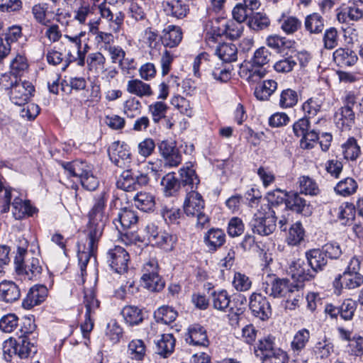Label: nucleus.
<instances>
[{
	"instance_id": "obj_1",
	"label": "nucleus",
	"mask_w": 363,
	"mask_h": 363,
	"mask_svg": "<svg viewBox=\"0 0 363 363\" xmlns=\"http://www.w3.org/2000/svg\"><path fill=\"white\" fill-rule=\"evenodd\" d=\"M106 205L104 194L95 197L94 206L89 213V223L77 244L78 263L82 277L86 273V266L91 257H96L99 242L106 225Z\"/></svg>"
},
{
	"instance_id": "obj_2",
	"label": "nucleus",
	"mask_w": 363,
	"mask_h": 363,
	"mask_svg": "<svg viewBox=\"0 0 363 363\" xmlns=\"http://www.w3.org/2000/svg\"><path fill=\"white\" fill-rule=\"evenodd\" d=\"M61 166L69 177H78L84 189L91 191L98 188L99 181L94 174V167L91 164L76 160L72 162H62Z\"/></svg>"
},
{
	"instance_id": "obj_3",
	"label": "nucleus",
	"mask_w": 363,
	"mask_h": 363,
	"mask_svg": "<svg viewBox=\"0 0 363 363\" xmlns=\"http://www.w3.org/2000/svg\"><path fill=\"white\" fill-rule=\"evenodd\" d=\"M27 247L18 246L14 257L15 272L24 280L37 281L40 277L43 267L38 258H27Z\"/></svg>"
},
{
	"instance_id": "obj_4",
	"label": "nucleus",
	"mask_w": 363,
	"mask_h": 363,
	"mask_svg": "<svg viewBox=\"0 0 363 363\" xmlns=\"http://www.w3.org/2000/svg\"><path fill=\"white\" fill-rule=\"evenodd\" d=\"M276 222L275 211L269 205H264L254 214L250 226L254 233L266 236L275 230Z\"/></svg>"
},
{
	"instance_id": "obj_5",
	"label": "nucleus",
	"mask_w": 363,
	"mask_h": 363,
	"mask_svg": "<svg viewBox=\"0 0 363 363\" xmlns=\"http://www.w3.org/2000/svg\"><path fill=\"white\" fill-rule=\"evenodd\" d=\"M296 284L291 283L288 279L279 278L274 274L268 275L267 280L262 283L265 294L273 298L286 296L295 290Z\"/></svg>"
},
{
	"instance_id": "obj_6",
	"label": "nucleus",
	"mask_w": 363,
	"mask_h": 363,
	"mask_svg": "<svg viewBox=\"0 0 363 363\" xmlns=\"http://www.w3.org/2000/svg\"><path fill=\"white\" fill-rule=\"evenodd\" d=\"M35 92L33 84L27 80H22L12 86L9 92L11 101L17 106L27 104Z\"/></svg>"
},
{
	"instance_id": "obj_7",
	"label": "nucleus",
	"mask_w": 363,
	"mask_h": 363,
	"mask_svg": "<svg viewBox=\"0 0 363 363\" xmlns=\"http://www.w3.org/2000/svg\"><path fill=\"white\" fill-rule=\"evenodd\" d=\"M106 260L110 267L114 272L122 274L128 270L130 255L123 247L115 245L108 250Z\"/></svg>"
},
{
	"instance_id": "obj_8",
	"label": "nucleus",
	"mask_w": 363,
	"mask_h": 363,
	"mask_svg": "<svg viewBox=\"0 0 363 363\" xmlns=\"http://www.w3.org/2000/svg\"><path fill=\"white\" fill-rule=\"evenodd\" d=\"M157 147L166 165L177 167L182 162V155L177 147L175 140L172 139L163 140L157 143Z\"/></svg>"
},
{
	"instance_id": "obj_9",
	"label": "nucleus",
	"mask_w": 363,
	"mask_h": 363,
	"mask_svg": "<svg viewBox=\"0 0 363 363\" xmlns=\"http://www.w3.org/2000/svg\"><path fill=\"white\" fill-rule=\"evenodd\" d=\"M111 161L117 167L125 168L131 162V153L129 146L119 141L113 142L108 149Z\"/></svg>"
},
{
	"instance_id": "obj_10",
	"label": "nucleus",
	"mask_w": 363,
	"mask_h": 363,
	"mask_svg": "<svg viewBox=\"0 0 363 363\" xmlns=\"http://www.w3.org/2000/svg\"><path fill=\"white\" fill-rule=\"evenodd\" d=\"M249 306L252 315L262 320H268L272 314L269 301L261 294L253 293L250 296Z\"/></svg>"
},
{
	"instance_id": "obj_11",
	"label": "nucleus",
	"mask_w": 363,
	"mask_h": 363,
	"mask_svg": "<svg viewBox=\"0 0 363 363\" xmlns=\"http://www.w3.org/2000/svg\"><path fill=\"white\" fill-rule=\"evenodd\" d=\"M286 196V208L305 217L310 216L313 213V208L299 193L289 191L284 193Z\"/></svg>"
},
{
	"instance_id": "obj_12",
	"label": "nucleus",
	"mask_w": 363,
	"mask_h": 363,
	"mask_svg": "<svg viewBox=\"0 0 363 363\" xmlns=\"http://www.w3.org/2000/svg\"><path fill=\"white\" fill-rule=\"evenodd\" d=\"M185 341L190 345L207 347L209 340L206 328L199 323L190 325L185 334Z\"/></svg>"
},
{
	"instance_id": "obj_13",
	"label": "nucleus",
	"mask_w": 363,
	"mask_h": 363,
	"mask_svg": "<svg viewBox=\"0 0 363 363\" xmlns=\"http://www.w3.org/2000/svg\"><path fill=\"white\" fill-rule=\"evenodd\" d=\"M311 268L305 263L304 260L297 259L289 265V272L296 284L303 286L304 281H308L315 278V274L311 272Z\"/></svg>"
},
{
	"instance_id": "obj_14",
	"label": "nucleus",
	"mask_w": 363,
	"mask_h": 363,
	"mask_svg": "<svg viewBox=\"0 0 363 363\" xmlns=\"http://www.w3.org/2000/svg\"><path fill=\"white\" fill-rule=\"evenodd\" d=\"M179 173L181 186L186 188V191L197 189L200 179L191 162H186L179 169Z\"/></svg>"
},
{
	"instance_id": "obj_15",
	"label": "nucleus",
	"mask_w": 363,
	"mask_h": 363,
	"mask_svg": "<svg viewBox=\"0 0 363 363\" xmlns=\"http://www.w3.org/2000/svg\"><path fill=\"white\" fill-rule=\"evenodd\" d=\"M305 257L311 272L317 273L325 269L328 264V259L321 248H313L305 252Z\"/></svg>"
},
{
	"instance_id": "obj_16",
	"label": "nucleus",
	"mask_w": 363,
	"mask_h": 363,
	"mask_svg": "<svg viewBox=\"0 0 363 363\" xmlns=\"http://www.w3.org/2000/svg\"><path fill=\"white\" fill-rule=\"evenodd\" d=\"M205 202L202 196L196 190L186 194L184 203V211L188 216H194L204 209Z\"/></svg>"
},
{
	"instance_id": "obj_17",
	"label": "nucleus",
	"mask_w": 363,
	"mask_h": 363,
	"mask_svg": "<svg viewBox=\"0 0 363 363\" xmlns=\"http://www.w3.org/2000/svg\"><path fill=\"white\" fill-rule=\"evenodd\" d=\"M48 289L43 285H35L30 289L26 298L23 300L22 306L30 309L40 304L47 297Z\"/></svg>"
},
{
	"instance_id": "obj_18",
	"label": "nucleus",
	"mask_w": 363,
	"mask_h": 363,
	"mask_svg": "<svg viewBox=\"0 0 363 363\" xmlns=\"http://www.w3.org/2000/svg\"><path fill=\"white\" fill-rule=\"evenodd\" d=\"M21 297L19 286L12 281L3 280L0 282V301L12 303Z\"/></svg>"
},
{
	"instance_id": "obj_19",
	"label": "nucleus",
	"mask_w": 363,
	"mask_h": 363,
	"mask_svg": "<svg viewBox=\"0 0 363 363\" xmlns=\"http://www.w3.org/2000/svg\"><path fill=\"white\" fill-rule=\"evenodd\" d=\"M363 6L352 2L342 7L337 13V18L340 23H350V21H357L363 17Z\"/></svg>"
},
{
	"instance_id": "obj_20",
	"label": "nucleus",
	"mask_w": 363,
	"mask_h": 363,
	"mask_svg": "<svg viewBox=\"0 0 363 363\" xmlns=\"http://www.w3.org/2000/svg\"><path fill=\"white\" fill-rule=\"evenodd\" d=\"M363 284V275L360 273L344 272L335 277L334 286L337 287L339 284L347 289H354Z\"/></svg>"
},
{
	"instance_id": "obj_21",
	"label": "nucleus",
	"mask_w": 363,
	"mask_h": 363,
	"mask_svg": "<svg viewBox=\"0 0 363 363\" xmlns=\"http://www.w3.org/2000/svg\"><path fill=\"white\" fill-rule=\"evenodd\" d=\"M12 213L16 220H21L26 216H33L37 211L28 200H23L18 196L14 198L12 203Z\"/></svg>"
},
{
	"instance_id": "obj_22",
	"label": "nucleus",
	"mask_w": 363,
	"mask_h": 363,
	"mask_svg": "<svg viewBox=\"0 0 363 363\" xmlns=\"http://www.w3.org/2000/svg\"><path fill=\"white\" fill-rule=\"evenodd\" d=\"M225 238V233L222 229L211 228L205 234L203 241L210 251L215 252L224 245Z\"/></svg>"
},
{
	"instance_id": "obj_23",
	"label": "nucleus",
	"mask_w": 363,
	"mask_h": 363,
	"mask_svg": "<svg viewBox=\"0 0 363 363\" xmlns=\"http://www.w3.org/2000/svg\"><path fill=\"white\" fill-rule=\"evenodd\" d=\"M164 9L168 16L177 19L184 18L189 11V5L182 0H169L164 4Z\"/></svg>"
},
{
	"instance_id": "obj_24",
	"label": "nucleus",
	"mask_w": 363,
	"mask_h": 363,
	"mask_svg": "<svg viewBox=\"0 0 363 363\" xmlns=\"http://www.w3.org/2000/svg\"><path fill=\"white\" fill-rule=\"evenodd\" d=\"M160 185L165 196H175L182 186L174 172H169L162 177Z\"/></svg>"
},
{
	"instance_id": "obj_25",
	"label": "nucleus",
	"mask_w": 363,
	"mask_h": 363,
	"mask_svg": "<svg viewBox=\"0 0 363 363\" xmlns=\"http://www.w3.org/2000/svg\"><path fill=\"white\" fill-rule=\"evenodd\" d=\"M116 222H118L123 230L134 228L138 222L137 211L128 208H122L118 213V218L113 221L116 228L118 229Z\"/></svg>"
},
{
	"instance_id": "obj_26",
	"label": "nucleus",
	"mask_w": 363,
	"mask_h": 363,
	"mask_svg": "<svg viewBox=\"0 0 363 363\" xmlns=\"http://www.w3.org/2000/svg\"><path fill=\"white\" fill-rule=\"evenodd\" d=\"M17 342L18 356L21 359L28 358V357L35 354L38 351L35 336H33L32 337L28 336H20L19 340Z\"/></svg>"
},
{
	"instance_id": "obj_27",
	"label": "nucleus",
	"mask_w": 363,
	"mask_h": 363,
	"mask_svg": "<svg viewBox=\"0 0 363 363\" xmlns=\"http://www.w3.org/2000/svg\"><path fill=\"white\" fill-rule=\"evenodd\" d=\"M310 332L306 328L298 330L291 342L290 348L294 356H298L304 350L310 339Z\"/></svg>"
},
{
	"instance_id": "obj_28",
	"label": "nucleus",
	"mask_w": 363,
	"mask_h": 363,
	"mask_svg": "<svg viewBox=\"0 0 363 363\" xmlns=\"http://www.w3.org/2000/svg\"><path fill=\"white\" fill-rule=\"evenodd\" d=\"M214 53L223 63L235 62L238 58V50L233 43H223L216 48Z\"/></svg>"
},
{
	"instance_id": "obj_29",
	"label": "nucleus",
	"mask_w": 363,
	"mask_h": 363,
	"mask_svg": "<svg viewBox=\"0 0 363 363\" xmlns=\"http://www.w3.org/2000/svg\"><path fill=\"white\" fill-rule=\"evenodd\" d=\"M355 115L352 108H340L335 113L334 120L341 129H350L354 124Z\"/></svg>"
},
{
	"instance_id": "obj_30",
	"label": "nucleus",
	"mask_w": 363,
	"mask_h": 363,
	"mask_svg": "<svg viewBox=\"0 0 363 363\" xmlns=\"http://www.w3.org/2000/svg\"><path fill=\"white\" fill-rule=\"evenodd\" d=\"M182 39V32L179 27L168 26L163 31L162 43L165 47L177 46Z\"/></svg>"
},
{
	"instance_id": "obj_31",
	"label": "nucleus",
	"mask_w": 363,
	"mask_h": 363,
	"mask_svg": "<svg viewBox=\"0 0 363 363\" xmlns=\"http://www.w3.org/2000/svg\"><path fill=\"white\" fill-rule=\"evenodd\" d=\"M333 60L339 67H350L355 64L357 56L352 50L338 48L333 53Z\"/></svg>"
},
{
	"instance_id": "obj_32",
	"label": "nucleus",
	"mask_w": 363,
	"mask_h": 363,
	"mask_svg": "<svg viewBox=\"0 0 363 363\" xmlns=\"http://www.w3.org/2000/svg\"><path fill=\"white\" fill-rule=\"evenodd\" d=\"M305 235L306 231L301 222L296 221L289 227L286 241L289 245L296 246L304 240Z\"/></svg>"
},
{
	"instance_id": "obj_33",
	"label": "nucleus",
	"mask_w": 363,
	"mask_h": 363,
	"mask_svg": "<svg viewBox=\"0 0 363 363\" xmlns=\"http://www.w3.org/2000/svg\"><path fill=\"white\" fill-rule=\"evenodd\" d=\"M157 352L164 357L170 355L175 346V339L172 334H162L159 340L155 342Z\"/></svg>"
},
{
	"instance_id": "obj_34",
	"label": "nucleus",
	"mask_w": 363,
	"mask_h": 363,
	"mask_svg": "<svg viewBox=\"0 0 363 363\" xmlns=\"http://www.w3.org/2000/svg\"><path fill=\"white\" fill-rule=\"evenodd\" d=\"M313 351L318 358L327 359L334 352L333 342L329 337L324 335L315 344Z\"/></svg>"
},
{
	"instance_id": "obj_35",
	"label": "nucleus",
	"mask_w": 363,
	"mask_h": 363,
	"mask_svg": "<svg viewBox=\"0 0 363 363\" xmlns=\"http://www.w3.org/2000/svg\"><path fill=\"white\" fill-rule=\"evenodd\" d=\"M121 314L125 323L130 326L139 325L143 320L142 310L136 306H125L121 311Z\"/></svg>"
},
{
	"instance_id": "obj_36",
	"label": "nucleus",
	"mask_w": 363,
	"mask_h": 363,
	"mask_svg": "<svg viewBox=\"0 0 363 363\" xmlns=\"http://www.w3.org/2000/svg\"><path fill=\"white\" fill-rule=\"evenodd\" d=\"M3 190L4 191V194L3 196H0L1 213H8L10 209L13 189L7 184L6 179L0 173V192Z\"/></svg>"
},
{
	"instance_id": "obj_37",
	"label": "nucleus",
	"mask_w": 363,
	"mask_h": 363,
	"mask_svg": "<svg viewBox=\"0 0 363 363\" xmlns=\"http://www.w3.org/2000/svg\"><path fill=\"white\" fill-rule=\"evenodd\" d=\"M133 201L135 206L145 212L153 210L155 205L154 196L147 192H138L134 196Z\"/></svg>"
},
{
	"instance_id": "obj_38",
	"label": "nucleus",
	"mask_w": 363,
	"mask_h": 363,
	"mask_svg": "<svg viewBox=\"0 0 363 363\" xmlns=\"http://www.w3.org/2000/svg\"><path fill=\"white\" fill-rule=\"evenodd\" d=\"M304 27L311 34L320 33L324 29V19L317 13L308 15L305 18Z\"/></svg>"
},
{
	"instance_id": "obj_39",
	"label": "nucleus",
	"mask_w": 363,
	"mask_h": 363,
	"mask_svg": "<svg viewBox=\"0 0 363 363\" xmlns=\"http://www.w3.org/2000/svg\"><path fill=\"white\" fill-rule=\"evenodd\" d=\"M177 315V311L173 307L169 306H162L154 313L156 321L166 325L173 323Z\"/></svg>"
},
{
	"instance_id": "obj_40",
	"label": "nucleus",
	"mask_w": 363,
	"mask_h": 363,
	"mask_svg": "<svg viewBox=\"0 0 363 363\" xmlns=\"http://www.w3.org/2000/svg\"><path fill=\"white\" fill-rule=\"evenodd\" d=\"M212 303L215 309L225 312L230 307V296L224 289L214 291L211 293Z\"/></svg>"
},
{
	"instance_id": "obj_41",
	"label": "nucleus",
	"mask_w": 363,
	"mask_h": 363,
	"mask_svg": "<svg viewBox=\"0 0 363 363\" xmlns=\"http://www.w3.org/2000/svg\"><path fill=\"white\" fill-rule=\"evenodd\" d=\"M281 30L286 35H293L297 32L302 26L301 21L295 16H283L278 20Z\"/></svg>"
},
{
	"instance_id": "obj_42",
	"label": "nucleus",
	"mask_w": 363,
	"mask_h": 363,
	"mask_svg": "<svg viewBox=\"0 0 363 363\" xmlns=\"http://www.w3.org/2000/svg\"><path fill=\"white\" fill-rule=\"evenodd\" d=\"M241 23L233 20H222L220 26L221 33H223V34H225L231 39H237L241 35L243 30V26Z\"/></svg>"
},
{
	"instance_id": "obj_43",
	"label": "nucleus",
	"mask_w": 363,
	"mask_h": 363,
	"mask_svg": "<svg viewBox=\"0 0 363 363\" xmlns=\"http://www.w3.org/2000/svg\"><path fill=\"white\" fill-rule=\"evenodd\" d=\"M357 187V183L353 178L346 177L336 184L334 190L337 194L345 197L355 193Z\"/></svg>"
},
{
	"instance_id": "obj_44",
	"label": "nucleus",
	"mask_w": 363,
	"mask_h": 363,
	"mask_svg": "<svg viewBox=\"0 0 363 363\" xmlns=\"http://www.w3.org/2000/svg\"><path fill=\"white\" fill-rule=\"evenodd\" d=\"M267 45L277 52H281L292 45V41L277 34L269 35L266 39Z\"/></svg>"
},
{
	"instance_id": "obj_45",
	"label": "nucleus",
	"mask_w": 363,
	"mask_h": 363,
	"mask_svg": "<svg viewBox=\"0 0 363 363\" xmlns=\"http://www.w3.org/2000/svg\"><path fill=\"white\" fill-rule=\"evenodd\" d=\"M277 88V83L272 79L264 81L255 90V97L260 101H267Z\"/></svg>"
},
{
	"instance_id": "obj_46",
	"label": "nucleus",
	"mask_w": 363,
	"mask_h": 363,
	"mask_svg": "<svg viewBox=\"0 0 363 363\" xmlns=\"http://www.w3.org/2000/svg\"><path fill=\"white\" fill-rule=\"evenodd\" d=\"M177 242V236L175 234L163 230L160 233L155 244L166 252L172 251Z\"/></svg>"
},
{
	"instance_id": "obj_47",
	"label": "nucleus",
	"mask_w": 363,
	"mask_h": 363,
	"mask_svg": "<svg viewBox=\"0 0 363 363\" xmlns=\"http://www.w3.org/2000/svg\"><path fill=\"white\" fill-rule=\"evenodd\" d=\"M169 106L163 101H155L148 106V112L151 115L152 121L157 124L162 119L166 118Z\"/></svg>"
},
{
	"instance_id": "obj_48",
	"label": "nucleus",
	"mask_w": 363,
	"mask_h": 363,
	"mask_svg": "<svg viewBox=\"0 0 363 363\" xmlns=\"http://www.w3.org/2000/svg\"><path fill=\"white\" fill-rule=\"evenodd\" d=\"M84 298L86 312L95 315L96 311L99 309L100 306V301L96 298V289L94 286L84 289Z\"/></svg>"
},
{
	"instance_id": "obj_49",
	"label": "nucleus",
	"mask_w": 363,
	"mask_h": 363,
	"mask_svg": "<svg viewBox=\"0 0 363 363\" xmlns=\"http://www.w3.org/2000/svg\"><path fill=\"white\" fill-rule=\"evenodd\" d=\"M118 189L125 191H135V174L131 169L123 171L116 182Z\"/></svg>"
},
{
	"instance_id": "obj_50",
	"label": "nucleus",
	"mask_w": 363,
	"mask_h": 363,
	"mask_svg": "<svg viewBox=\"0 0 363 363\" xmlns=\"http://www.w3.org/2000/svg\"><path fill=\"white\" fill-rule=\"evenodd\" d=\"M127 91L138 96H150L152 94L150 86L139 79L130 80L128 82Z\"/></svg>"
},
{
	"instance_id": "obj_51",
	"label": "nucleus",
	"mask_w": 363,
	"mask_h": 363,
	"mask_svg": "<svg viewBox=\"0 0 363 363\" xmlns=\"http://www.w3.org/2000/svg\"><path fill=\"white\" fill-rule=\"evenodd\" d=\"M302 286L296 284L295 290L293 292L289 293L286 296L287 297L284 308L286 310L294 311L299 307L300 303L303 300Z\"/></svg>"
},
{
	"instance_id": "obj_52",
	"label": "nucleus",
	"mask_w": 363,
	"mask_h": 363,
	"mask_svg": "<svg viewBox=\"0 0 363 363\" xmlns=\"http://www.w3.org/2000/svg\"><path fill=\"white\" fill-rule=\"evenodd\" d=\"M300 194L315 196L319 193L316 182L308 176H302L298 181Z\"/></svg>"
},
{
	"instance_id": "obj_53",
	"label": "nucleus",
	"mask_w": 363,
	"mask_h": 363,
	"mask_svg": "<svg viewBox=\"0 0 363 363\" xmlns=\"http://www.w3.org/2000/svg\"><path fill=\"white\" fill-rule=\"evenodd\" d=\"M139 41L143 48H147L154 50L160 45L157 34L150 28H147L144 30Z\"/></svg>"
},
{
	"instance_id": "obj_54",
	"label": "nucleus",
	"mask_w": 363,
	"mask_h": 363,
	"mask_svg": "<svg viewBox=\"0 0 363 363\" xmlns=\"http://www.w3.org/2000/svg\"><path fill=\"white\" fill-rule=\"evenodd\" d=\"M354 207L348 203L341 205L338 208L337 218L343 225H351L355 218Z\"/></svg>"
},
{
	"instance_id": "obj_55",
	"label": "nucleus",
	"mask_w": 363,
	"mask_h": 363,
	"mask_svg": "<svg viewBox=\"0 0 363 363\" xmlns=\"http://www.w3.org/2000/svg\"><path fill=\"white\" fill-rule=\"evenodd\" d=\"M22 70L23 69H10L1 74L0 77V85L5 89H11L13 85L21 81V72Z\"/></svg>"
},
{
	"instance_id": "obj_56",
	"label": "nucleus",
	"mask_w": 363,
	"mask_h": 363,
	"mask_svg": "<svg viewBox=\"0 0 363 363\" xmlns=\"http://www.w3.org/2000/svg\"><path fill=\"white\" fill-rule=\"evenodd\" d=\"M344 157L347 160H355L359 155L360 147L356 139L349 138L342 146Z\"/></svg>"
},
{
	"instance_id": "obj_57",
	"label": "nucleus",
	"mask_w": 363,
	"mask_h": 363,
	"mask_svg": "<svg viewBox=\"0 0 363 363\" xmlns=\"http://www.w3.org/2000/svg\"><path fill=\"white\" fill-rule=\"evenodd\" d=\"M270 21L266 14L257 12L249 18L247 25L254 30H261L267 28Z\"/></svg>"
},
{
	"instance_id": "obj_58",
	"label": "nucleus",
	"mask_w": 363,
	"mask_h": 363,
	"mask_svg": "<svg viewBox=\"0 0 363 363\" xmlns=\"http://www.w3.org/2000/svg\"><path fill=\"white\" fill-rule=\"evenodd\" d=\"M357 301L352 298L345 299L340 306H339L340 316L344 320H351L354 315L357 306Z\"/></svg>"
},
{
	"instance_id": "obj_59",
	"label": "nucleus",
	"mask_w": 363,
	"mask_h": 363,
	"mask_svg": "<svg viewBox=\"0 0 363 363\" xmlns=\"http://www.w3.org/2000/svg\"><path fill=\"white\" fill-rule=\"evenodd\" d=\"M262 363H288L287 353L281 348L274 350L272 352L261 357Z\"/></svg>"
},
{
	"instance_id": "obj_60",
	"label": "nucleus",
	"mask_w": 363,
	"mask_h": 363,
	"mask_svg": "<svg viewBox=\"0 0 363 363\" xmlns=\"http://www.w3.org/2000/svg\"><path fill=\"white\" fill-rule=\"evenodd\" d=\"M108 52L113 63L117 64L121 68H130L128 66V60L125 59V52L121 48L109 46Z\"/></svg>"
},
{
	"instance_id": "obj_61",
	"label": "nucleus",
	"mask_w": 363,
	"mask_h": 363,
	"mask_svg": "<svg viewBox=\"0 0 363 363\" xmlns=\"http://www.w3.org/2000/svg\"><path fill=\"white\" fill-rule=\"evenodd\" d=\"M123 329L115 320H111L108 324L106 330V335L113 342L117 343L123 336Z\"/></svg>"
},
{
	"instance_id": "obj_62",
	"label": "nucleus",
	"mask_w": 363,
	"mask_h": 363,
	"mask_svg": "<svg viewBox=\"0 0 363 363\" xmlns=\"http://www.w3.org/2000/svg\"><path fill=\"white\" fill-rule=\"evenodd\" d=\"M322 103L318 99L311 98L303 103L302 109L304 112V117L307 118H313L320 111Z\"/></svg>"
},
{
	"instance_id": "obj_63",
	"label": "nucleus",
	"mask_w": 363,
	"mask_h": 363,
	"mask_svg": "<svg viewBox=\"0 0 363 363\" xmlns=\"http://www.w3.org/2000/svg\"><path fill=\"white\" fill-rule=\"evenodd\" d=\"M141 281L144 287L152 292H159L162 291L165 286L164 279L159 274L150 277L148 281L146 279H141Z\"/></svg>"
},
{
	"instance_id": "obj_64",
	"label": "nucleus",
	"mask_w": 363,
	"mask_h": 363,
	"mask_svg": "<svg viewBox=\"0 0 363 363\" xmlns=\"http://www.w3.org/2000/svg\"><path fill=\"white\" fill-rule=\"evenodd\" d=\"M319 140V132L313 128L308 130L300 141L301 147L305 150L312 149Z\"/></svg>"
}]
</instances>
